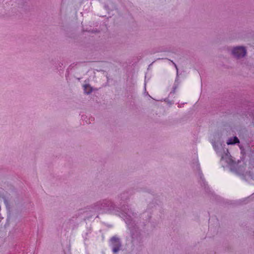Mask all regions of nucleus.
Returning <instances> with one entry per match:
<instances>
[{"label":"nucleus","mask_w":254,"mask_h":254,"mask_svg":"<svg viewBox=\"0 0 254 254\" xmlns=\"http://www.w3.org/2000/svg\"><path fill=\"white\" fill-rule=\"evenodd\" d=\"M110 241L111 242L113 252L114 253H116L119 252L121 247V243L120 239L114 236L111 239Z\"/></svg>","instance_id":"7ed1b4c3"},{"label":"nucleus","mask_w":254,"mask_h":254,"mask_svg":"<svg viewBox=\"0 0 254 254\" xmlns=\"http://www.w3.org/2000/svg\"><path fill=\"white\" fill-rule=\"evenodd\" d=\"M171 62L173 63V65H174V67H175L176 69L178 70V67H177V65H176V64L175 63H174L173 61H171Z\"/></svg>","instance_id":"423d86ee"},{"label":"nucleus","mask_w":254,"mask_h":254,"mask_svg":"<svg viewBox=\"0 0 254 254\" xmlns=\"http://www.w3.org/2000/svg\"><path fill=\"white\" fill-rule=\"evenodd\" d=\"M96 209L97 210H103V212H106L111 210L113 207V203L109 200H104L102 203L98 202L96 205Z\"/></svg>","instance_id":"f257e3e1"},{"label":"nucleus","mask_w":254,"mask_h":254,"mask_svg":"<svg viewBox=\"0 0 254 254\" xmlns=\"http://www.w3.org/2000/svg\"><path fill=\"white\" fill-rule=\"evenodd\" d=\"M84 91L87 94H89L92 92V88L89 84L84 85Z\"/></svg>","instance_id":"39448f33"},{"label":"nucleus","mask_w":254,"mask_h":254,"mask_svg":"<svg viewBox=\"0 0 254 254\" xmlns=\"http://www.w3.org/2000/svg\"><path fill=\"white\" fill-rule=\"evenodd\" d=\"M239 142V140L236 136H234L232 138H230L227 141V143L228 145L235 144Z\"/></svg>","instance_id":"20e7f679"},{"label":"nucleus","mask_w":254,"mask_h":254,"mask_svg":"<svg viewBox=\"0 0 254 254\" xmlns=\"http://www.w3.org/2000/svg\"><path fill=\"white\" fill-rule=\"evenodd\" d=\"M232 53L236 58H240L246 55V50L244 47H237L233 48Z\"/></svg>","instance_id":"f03ea898"}]
</instances>
